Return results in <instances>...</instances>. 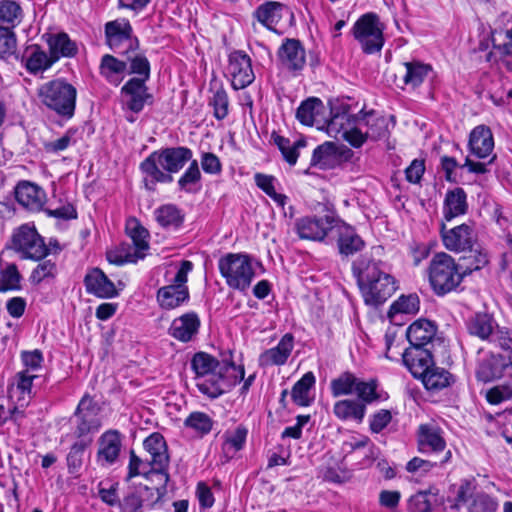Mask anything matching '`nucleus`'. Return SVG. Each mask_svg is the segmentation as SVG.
Returning a JSON list of instances; mask_svg holds the SVG:
<instances>
[{
    "instance_id": "nucleus-1",
    "label": "nucleus",
    "mask_w": 512,
    "mask_h": 512,
    "mask_svg": "<svg viewBox=\"0 0 512 512\" xmlns=\"http://www.w3.org/2000/svg\"><path fill=\"white\" fill-rule=\"evenodd\" d=\"M352 271L367 305L379 306L398 289V282L389 266L372 254L365 253L352 264Z\"/></svg>"
},
{
    "instance_id": "nucleus-2",
    "label": "nucleus",
    "mask_w": 512,
    "mask_h": 512,
    "mask_svg": "<svg viewBox=\"0 0 512 512\" xmlns=\"http://www.w3.org/2000/svg\"><path fill=\"white\" fill-rule=\"evenodd\" d=\"M196 387L211 399L218 398L244 379V368L232 362L220 363L213 356L196 353L191 360Z\"/></svg>"
},
{
    "instance_id": "nucleus-3",
    "label": "nucleus",
    "mask_w": 512,
    "mask_h": 512,
    "mask_svg": "<svg viewBox=\"0 0 512 512\" xmlns=\"http://www.w3.org/2000/svg\"><path fill=\"white\" fill-rule=\"evenodd\" d=\"M192 156V150L184 146L169 147L152 152L140 164V169L145 175L146 187L153 189L156 183L172 182L171 174L178 173L187 162L191 161Z\"/></svg>"
},
{
    "instance_id": "nucleus-4",
    "label": "nucleus",
    "mask_w": 512,
    "mask_h": 512,
    "mask_svg": "<svg viewBox=\"0 0 512 512\" xmlns=\"http://www.w3.org/2000/svg\"><path fill=\"white\" fill-rule=\"evenodd\" d=\"M370 118V111H360L358 114H350L346 109L334 113L331 110L330 119L326 120L327 133L336 139L342 138L355 148L361 147L366 142L365 130L367 126H360Z\"/></svg>"
},
{
    "instance_id": "nucleus-5",
    "label": "nucleus",
    "mask_w": 512,
    "mask_h": 512,
    "mask_svg": "<svg viewBox=\"0 0 512 512\" xmlns=\"http://www.w3.org/2000/svg\"><path fill=\"white\" fill-rule=\"evenodd\" d=\"M428 277L434 293L443 296L460 285L463 280V273L459 270L458 264L452 256L440 252L435 254L430 261Z\"/></svg>"
},
{
    "instance_id": "nucleus-6",
    "label": "nucleus",
    "mask_w": 512,
    "mask_h": 512,
    "mask_svg": "<svg viewBox=\"0 0 512 512\" xmlns=\"http://www.w3.org/2000/svg\"><path fill=\"white\" fill-rule=\"evenodd\" d=\"M76 96V88L62 79L49 81L39 89L42 103L59 116L67 119L74 115Z\"/></svg>"
},
{
    "instance_id": "nucleus-7",
    "label": "nucleus",
    "mask_w": 512,
    "mask_h": 512,
    "mask_svg": "<svg viewBox=\"0 0 512 512\" xmlns=\"http://www.w3.org/2000/svg\"><path fill=\"white\" fill-rule=\"evenodd\" d=\"M218 269L226 284L235 290H247L255 276L252 258L245 253H227L218 261Z\"/></svg>"
},
{
    "instance_id": "nucleus-8",
    "label": "nucleus",
    "mask_w": 512,
    "mask_h": 512,
    "mask_svg": "<svg viewBox=\"0 0 512 512\" xmlns=\"http://www.w3.org/2000/svg\"><path fill=\"white\" fill-rule=\"evenodd\" d=\"M143 447L149 455L148 464L156 477L160 478L161 486L156 488L157 498L161 499L167 493V484L170 480L168 473L170 456L164 437L160 433H152L143 442Z\"/></svg>"
},
{
    "instance_id": "nucleus-9",
    "label": "nucleus",
    "mask_w": 512,
    "mask_h": 512,
    "mask_svg": "<svg viewBox=\"0 0 512 512\" xmlns=\"http://www.w3.org/2000/svg\"><path fill=\"white\" fill-rule=\"evenodd\" d=\"M385 25L376 13L362 15L353 25L352 33L366 54L380 52L384 45Z\"/></svg>"
},
{
    "instance_id": "nucleus-10",
    "label": "nucleus",
    "mask_w": 512,
    "mask_h": 512,
    "mask_svg": "<svg viewBox=\"0 0 512 512\" xmlns=\"http://www.w3.org/2000/svg\"><path fill=\"white\" fill-rule=\"evenodd\" d=\"M6 248L19 253L23 259L40 260L48 254L43 238L29 224H23L13 231Z\"/></svg>"
},
{
    "instance_id": "nucleus-11",
    "label": "nucleus",
    "mask_w": 512,
    "mask_h": 512,
    "mask_svg": "<svg viewBox=\"0 0 512 512\" xmlns=\"http://www.w3.org/2000/svg\"><path fill=\"white\" fill-rule=\"evenodd\" d=\"M193 269V263L183 260L170 285L161 287L157 291L159 305L167 310L177 308L189 300V289L187 286L188 274Z\"/></svg>"
},
{
    "instance_id": "nucleus-12",
    "label": "nucleus",
    "mask_w": 512,
    "mask_h": 512,
    "mask_svg": "<svg viewBox=\"0 0 512 512\" xmlns=\"http://www.w3.org/2000/svg\"><path fill=\"white\" fill-rule=\"evenodd\" d=\"M99 413L100 407L97 402L89 394H85L74 412V435L86 439L89 434L98 432L101 427Z\"/></svg>"
},
{
    "instance_id": "nucleus-13",
    "label": "nucleus",
    "mask_w": 512,
    "mask_h": 512,
    "mask_svg": "<svg viewBox=\"0 0 512 512\" xmlns=\"http://www.w3.org/2000/svg\"><path fill=\"white\" fill-rule=\"evenodd\" d=\"M227 74L233 89L246 88L255 80L251 58L241 50L231 52L228 58Z\"/></svg>"
},
{
    "instance_id": "nucleus-14",
    "label": "nucleus",
    "mask_w": 512,
    "mask_h": 512,
    "mask_svg": "<svg viewBox=\"0 0 512 512\" xmlns=\"http://www.w3.org/2000/svg\"><path fill=\"white\" fill-rule=\"evenodd\" d=\"M105 37L109 47L116 53L126 48H138L139 41L133 36V28L126 18H117L105 24Z\"/></svg>"
},
{
    "instance_id": "nucleus-15",
    "label": "nucleus",
    "mask_w": 512,
    "mask_h": 512,
    "mask_svg": "<svg viewBox=\"0 0 512 512\" xmlns=\"http://www.w3.org/2000/svg\"><path fill=\"white\" fill-rule=\"evenodd\" d=\"M336 220L328 215L323 217L306 216L295 223L296 232L301 239L323 241L329 232H333Z\"/></svg>"
},
{
    "instance_id": "nucleus-16",
    "label": "nucleus",
    "mask_w": 512,
    "mask_h": 512,
    "mask_svg": "<svg viewBox=\"0 0 512 512\" xmlns=\"http://www.w3.org/2000/svg\"><path fill=\"white\" fill-rule=\"evenodd\" d=\"M441 237L444 247L453 252H462L471 249L475 242L473 228L468 224H461L451 229H446L441 224Z\"/></svg>"
},
{
    "instance_id": "nucleus-17",
    "label": "nucleus",
    "mask_w": 512,
    "mask_h": 512,
    "mask_svg": "<svg viewBox=\"0 0 512 512\" xmlns=\"http://www.w3.org/2000/svg\"><path fill=\"white\" fill-rule=\"evenodd\" d=\"M147 81L142 79H129L121 88V94L126 107L139 113L145 104L153 102V96L148 92Z\"/></svg>"
},
{
    "instance_id": "nucleus-18",
    "label": "nucleus",
    "mask_w": 512,
    "mask_h": 512,
    "mask_svg": "<svg viewBox=\"0 0 512 512\" xmlns=\"http://www.w3.org/2000/svg\"><path fill=\"white\" fill-rule=\"evenodd\" d=\"M281 66L288 71H300L306 63L305 49L297 39L286 38L277 52Z\"/></svg>"
},
{
    "instance_id": "nucleus-19",
    "label": "nucleus",
    "mask_w": 512,
    "mask_h": 512,
    "mask_svg": "<svg viewBox=\"0 0 512 512\" xmlns=\"http://www.w3.org/2000/svg\"><path fill=\"white\" fill-rule=\"evenodd\" d=\"M97 461L101 466L115 464L122 449V437L117 430H108L98 439Z\"/></svg>"
},
{
    "instance_id": "nucleus-20",
    "label": "nucleus",
    "mask_w": 512,
    "mask_h": 512,
    "mask_svg": "<svg viewBox=\"0 0 512 512\" xmlns=\"http://www.w3.org/2000/svg\"><path fill=\"white\" fill-rule=\"evenodd\" d=\"M17 202L30 211H41L46 203L45 191L30 181H20L14 190Z\"/></svg>"
},
{
    "instance_id": "nucleus-21",
    "label": "nucleus",
    "mask_w": 512,
    "mask_h": 512,
    "mask_svg": "<svg viewBox=\"0 0 512 512\" xmlns=\"http://www.w3.org/2000/svg\"><path fill=\"white\" fill-rule=\"evenodd\" d=\"M84 285L89 294L98 298L110 299L119 294L115 284L100 268H93L86 274Z\"/></svg>"
},
{
    "instance_id": "nucleus-22",
    "label": "nucleus",
    "mask_w": 512,
    "mask_h": 512,
    "mask_svg": "<svg viewBox=\"0 0 512 512\" xmlns=\"http://www.w3.org/2000/svg\"><path fill=\"white\" fill-rule=\"evenodd\" d=\"M508 369L506 358L501 354H486L478 360L476 377L482 382H491L504 376Z\"/></svg>"
},
{
    "instance_id": "nucleus-23",
    "label": "nucleus",
    "mask_w": 512,
    "mask_h": 512,
    "mask_svg": "<svg viewBox=\"0 0 512 512\" xmlns=\"http://www.w3.org/2000/svg\"><path fill=\"white\" fill-rule=\"evenodd\" d=\"M402 361L415 378H419L433 366L430 348L409 347L402 353Z\"/></svg>"
},
{
    "instance_id": "nucleus-24",
    "label": "nucleus",
    "mask_w": 512,
    "mask_h": 512,
    "mask_svg": "<svg viewBox=\"0 0 512 512\" xmlns=\"http://www.w3.org/2000/svg\"><path fill=\"white\" fill-rule=\"evenodd\" d=\"M333 232L337 235V246L342 256L354 255L364 248V241L353 227L336 222Z\"/></svg>"
},
{
    "instance_id": "nucleus-25",
    "label": "nucleus",
    "mask_w": 512,
    "mask_h": 512,
    "mask_svg": "<svg viewBox=\"0 0 512 512\" xmlns=\"http://www.w3.org/2000/svg\"><path fill=\"white\" fill-rule=\"evenodd\" d=\"M199 327L198 315L195 312H188L172 321L169 334L181 342H189L198 333Z\"/></svg>"
},
{
    "instance_id": "nucleus-26",
    "label": "nucleus",
    "mask_w": 512,
    "mask_h": 512,
    "mask_svg": "<svg viewBox=\"0 0 512 512\" xmlns=\"http://www.w3.org/2000/svg\"><path fill=\"white\" fill-rule=\"evenodd\" d=\"M294 347V337L286 333L276 347L265 350L259 357L261 366H281L287 362Z\"/></svg>"
},
{
    "instance_id": "nucleus-27",
    "label": "nucleus",
    "mask_w": 512,
    "mask_h": 512,
    "mask_svg": "<svg viewBox=\"0 0 512 512\" xmlns=\"http://www.w3.org/2000/svg\"><path fill=\"white\" fill-rule=\"evenodd\" d=\"M417 441L422 453H438L446 448V442L441 430L431 424H422L418 428Z\"/></svg>"
},
{
    "instance_id": "nucleus-28",
    "label": "nucleus",
    "mask_w": 512,
    "mask_h": 512,
    "mask_svg": "<svg viewBox=\"0 0 512 512\" xmlns=\"http://www.w3.org/2000/svg\"><path fill=\"white\" fill-rule=\"evenodd\" d=\"M436 326L429 320L419 319L413 322L406 331L410 347L429 348L436 335Z\"/></svg>"
},
{
    "instance_id": "nucleus-29",
    "label": "nucleus",
    "mask_w": 512,
    "mask_h": 512,
    "mask_svg": "<svg viewBox=\"0 0 512 512\" xmlns=\"http://www.w3.org/2000/svg\"><path fill=\"white\" fill-rule=\"evenodd\" d=\"M469 149L477 158L484 159L490 156L494 149V139L490 128L479 125L475 127L469 137Z\"/></svg>"
},
{
    "instance_id": "nucleus-30",
    "label": "nucleus",
    "mask_w": 512,
    "mask_h": 512,
    "mask_svg": "<svg viewBox=\"0 0 512 512\" xmlns=\"http://www.w3.org/2000/svg\"><path fill=\"white\" fill-rule=\"evenodd\" d=\"M496 327L494 317L486 312L475 313L466 322L468 333L484 341H490Z\"/></svg>"
},
{
    "instance_id": "nucleus-31",
    "label": "nucleus",
    "mask_w": 512,
    "mask_h": 512,
    "mask_svg": "<svg viewBox=\"0 0 512 512\" xmlns=\"http://www.w3.org/2000/svg\"><path fill=\"white\" fill-rule=\"evenodd\" d=\"M468 210L467 194L463 188L448 190L443 203V217L446 221L466 214Z\"/></svg>"
},
{
    "instance_id": "nucleus-32",
    "label": "nucleus",
    "mask_w": 512,
    "mask_h": 512,
    "mask_svg": "<svg viewBox=\"0 0 512 512\" xmlns=\"http://www.w3.org/2000/svg\"><path fill=\"white\" fill-rule=\"evenodd\" d=\"M119 54L126 58V72L128 74L136 75L132 79H142L143 81L149 80L150 62L143 53L138 52V48H125L123 51H119Z\"/></svg>"
},
{
    "instance_id": "nucleus-33",
    "label": "nucleus",
    "mask_w": 512,
    "mask_h": 512,
    "mask_svg": "<svg viewBox=\"0 0 512 512\" xmlns=\"http://www.w3.org/2000/svg\"><path fill=\"white\" fill-rule=\"evenodd\" d=\"M325 106L316 97H310L303 101L296 111V118L306 126L318 125L324 120Z\"/></svg>"
},
{
    "instance_id": "nucleus-34",
    "label": "nucleus",
    "mask_w": 512,
    "mask_h": 512,
    "mask_svg": "<svg viewBox=\"0 0 512 512\" xmlns=\"http://www.w3.org/2000/svg\"><path fill=\"white\" fill-rule=\"evenodd\" d=\"M127 70V62L119 60L113 55L105 54L101 58L99 73L110 84L118 86L124 79Z\"/></svg>"
},
{
    "instance_id": "nucleus-35",
    "label": "nucleus",
    "mask_w": 512,
    "mask_h": 512,
    "mask_svg": "<svg viewBox=\"0 0 512 512\" xmlns=\"http://www.w3.org/2000/svg\"><path fill=\"white\" fill-rule=\"evenodd\" d=\"M340 162L341 155L337 147L331 142H325L314 149L310 165L321 170H329L337 167Z\"/></svg>"
},
{
    "instance_id": "nucleus-36",
    "label": "nucleus",
    "mask_w": 512,
    "mask_h": 512,
    "mask_svg": "<svg viewBox=\"0 0 512 512\" xmlns=\"http://www.w3.org/2000/svg\"><path fill=\"white\" fill-rule=\"evenodd\" d=\"M284 5L276 1H266L253 12V17L268 30L276 31V25L282 19Z\"/></svg>"
},
{
    "instance_id": "nucleus-37",
    "label": "nucleus",
    "mask_w": 512,
    "mask_h": 512,
    "mask_svg": "<svg viewBox=\"0 0 512 512\" xmlns=\"http://www.w3.org/2000/svg\"><path fill=\"white\" fill-rule=\"evenodd\" d=\"M47 44L49 46V53L54 62L62 57H74L78 52L77 44L64 32L49 35Z\"/></svg>"
},
{
    "instance_id": "nucleus-38",
    "label": "nucleus",
    "mask_w": 512,
    "mask_h": 512,
    "mask_svg": "<svg viewBox=\"0 0 512 512\" xmlns=\"http://www.w3.org/2000/svg\"><path fill=\"white\" fill-rule=\"evenodd\" d=\"M333 413L342 421L354 420L361 423L366 414V407L355 399H343L334 404Z\"/></svg>"
},
{
    "instance_id": "nucleus-39",
    "label": "nucleus",
    "mask_w": 512,
    "mask_h": 512,
    "mask_svg": "<svg viewBox=\"0 0 512 512\" xmlns=\"http://www.w3.org/2000/svg\"><path fill=\"white\" fill-rule=\"evenodd\" d=\"M157 223L164 229L177 230L185 219L183 211L174 204H164L154 211Z\"/></svg>"
},
{
    "instance_id": "nucleus-40",
    "label": "nucleus",
    "mask_w": 512,
    "mask_h": 512,
    "mask_svg": "<svg viewBox=\"0 0 512 512\" xmlns=\"http://www.w3.org/2000/svg\"><path fill=\"white\" fill-rule=\"evenodd\" d=\"M126 233L131 238L135 246V254L139 258H144L145 251L149 248V232L144 228L136 218H129L126 222Z\"/></svg>"
},
{
    "instance_id": "nucleus-41",
    "label": "nucleus",
    "mask_w": 512,
    "mask_h": 512,
    "mask_svg": "<svg viewBox=\"0 0 512 512\" xmlns=\"http://www.w3.org/2000/svg\"><path fill=\"white\" fill-rule=\"evenodd\" d=\"M403 66L405 69L403 82L406 86L413 89L419 87L429 74L433 72L431 65L419 61L405 62Z\"/></svg>"
},
{
    "instance_id": "nucleus-42",
    "label": "nucleus",
    "mask_w": 512,
    "mask_h": 512,
    "mask_svg": "<svg viewBox=\"0 0 512 512\" xmlns=\"http://www.w3.org/2000/svg\"><path fill=\"white\" fill-rule=\"evenodd\" d=\"M274 144L281 151L283 158L289 165H295L299 157V149L306 146V140L301 138L291 142L289 138H285L276 133L272 134Z\"/></svg>"
},
{
    "instance_id": "nucleus-43",
    "label": "nucleus",
    "mask_w": 512,
    "mask_h": 512,
    "mask_svg": "<svg viewBox=\"0 0 512 512\" xmlns=\"http://www.w3.org/2000/svg\"><path fill=\"white\" fill-rule=\"evenodd\" d=\"M363 125L367 126L365 130L366 141H377L385 138L389 134L387 119L374 111H370V118H368L366 122L360 123V126Z\"/></svg>"
},
{
    "instance_id": "nucleus-44",
    "label": "nucleus",
    "mask_w": 512,
    "mask_h": 512,
    "mask_svg": "<svg viewBox=\"0 0 512 512\" xmlns=\"http://www.w3.org/2000/svg\"><path fill=\"white\" fill-rule=\"evenodd\" d=\"M420 379L426 389L438 391L450 385L451 374L443 368L435 367L433 364V366L428 368L427 372H425Z\"/></svg>"
},
{
    "instance_id": "nucleus-45",
    "label": "nucleus",
    "mask_w": 512,
    "mask_h": 512,
    "mask_svg": "<svg viewBox=\"0 0 512 512\" xmlns=\"http://www.w3.org/2000/svg\"><path fill=\"white\" fill-rule=\"evenodd\" d=\"M315 384V376L312 372L305 373L293 386L291 396L299 406H309L311 400L309 393Z\"/></svg>"
},
{
    "instance_id": "nucleus-46",
    "label": "nucleus",
    "mask_w": 512,
    "mask_h": 512,
    "mask_svg": "<svg viewBox=\"0 0 512 512\" xmlns=\"http://www.w3.org/2000/svg\"><path fill=\"white\" fill-rule=\"evenodd\" d=\"M458 264L459 270L463 273V277L483 269L489 263L488 254L484 251H472L470 249L469 255L462 257Z\"/></svg>"
},
{
    "instance_id": "nucleus-47",
    "label": "nucleus",
    "mask_w": 512,
    "mask_h": 512,
    "mask_svg": "<svg viewBox=\"0 0 512 512\" xmlns=\"http://www.w3.org/2000/svg\"><path fill=\"white\" fill-rule=\"evenodd\" d=\"M358 378L351 372H344L331 380L330 389L333 397L350 395L355 391Z\"/></svg>"
},
{
    "instance_id": "nucleus-48",
    "label": "nucleus",
    "mask_w": 512,
    "mask_h": 512,
    "mask_svg": "<svg viewBox=\"0 0 512 512\" xmlns=\"http://www.w3.org/2000/svg\"><path fill=\"white\" fill-rule=\"evenodd\" d=\"M201 172L197 160H192L183 175L178 180L180 190L187 193H194L198 190L196 186H200Z\"/></svg>"
},
{
    "instance_id": "nucleus-49",
    "label": "nucleus",
    "mask_w": 512,
    "mask_h": 512,
    "mask_svg": "<svg viewBox=\"0 0 512 512\" xmlns=\"http://www.w3.org/2000/svg\"><path fill=\"white\" fill-rule=\"evenodd\" d=\"M419 297L416 294L402 295L390 306L388 317L393 319L394 315L414 314L419 311Z\"/></svg>"
},
{
    "instance_id": "nucleus-50",
    "label": "nucleus",
    "mask_w": 512,
    "mask_h": 512,
    "mask_svg": "<svg viewBox=\"0 0 512 512\" xmlns=\"http://www.w3.org/2000/svg\"><path fill=\"white\" fill-rule=\"evenodd\" d=\"M213 95L209 98L208 104L213 108V116L217 120L225 119L229 114V97L223 86L212 90Z\"/></svg>"
},
{
    "instance_id": "nucleus-51",
    "label": "nucleus",
    "mask_w": 512,
    "mask_h": 512,
    "mask_svg": "<svg viewBox=\"0 0 512 512\" xmlns=\"http://www.w3.org/2000/svg\"><path fill=\"white\" fill-rule=\"evenodd\" d=\"M377 386V381L374 379L363 381L358 378L354 391L358 396L357 401H360L366 406L367 404L382 400V395L377 392ZM385 398L386 397H384V399Z\"/></svg>"
},
{
    "instance_id": "nucleus-52",
    "label": "nucleus",
    "mask_w": 512,
    "mask_h": 512,
    "mask_svg": "<svg viewBox=\"0 0 512 512\" xmlns=\"http://www.w3.org/2000/svg\"><path fill=\"white\" fill-rule=\"evenodd\" d=\"M22 276L16 264H8L0 270V292L17 291L21 289Z\"/></svg>"
},
{
    "instance_id": "nucleus-53",
    "label": "nucleus",
    "mask_w": 512,
    "mask_h": 512,
    "mask_svg": "<svg viewBox=\"0 0 512 512\" xmlns=\"http://www.w3.org/2000/svg\"><path fill=\"white\" fill-rule=\"evenodd\" d=\"M184 426L203 436L212 430L213 420L208 414L196 411L189 414L184 421Z\"/></svg>"
},
{
    "instance_id": "nucleus-54",
    "label": "nucleus",
    "mask_w": 512,
    "mask_h": 512,
    "mask_svg": "<svg viewBox=\"0 0 512 512\" xmlns=\"http://www.w3.org/2000/svg\"><path fill=\"white\" fill-rule=\"evenodd\" d=\"M22 9L14 0H0V25L7 24L12 28L20 23Z\"/></svg>"
},
{
    "instance_id": "nucleus-55",
    "label": "nucleus",
    "mask_w": 512,
    "mask_h": 512,
    "mask_svg": "<svg viewBox=\"0 0 512 512\" xmlns=\"http://www.w3.org/2000/svg\"><path fill=\"white\" fill-rule=\"evenodd\" d=\"M254 179L256 185L263 192H265L279 206L284 207L287 201V196L276 192L274 186L275 177L262 173H256Z\"/></svg>"
},
{
    "instance_id": "nucleus-56",
    "label": "nucleus",
    "mask_w": 512,
    "mask_h": 512,
    "mask_svg": "<svg viewBox=\"0 0 512 512\" xmlns=\"http://www.w3.org/2000/svg\"><path fill=\"white\" fill-rule=\"evenodd\" d=\"M136 476H143L145 479H153V477H156V474L149 466L148 459L142 460L131 450L127 479L130 480Z\"/></svg>"
},
{
    "instance_id": "nucleus-57",
    "label": "nucleus",
    "mask_w": 512,
    "mask_h": 512,
    "mask_svg": "<svg viewBox=\"0 0 512 512\" xmlns=\"http://www.w3.org/2000/svg\"><path fill=\"white\" fill-rule=\"evenodd\" d=\"M248 430L245 426L239 425L233 432L225 434L223 449L227 452H237L244 447Z\"/></svg>"
},
{
    "instance_id": "nucleus-58",
    "label": "nucleus",
    "mask_w": 512,
    "mask_h": 512,
    "mask_svg": "<svg viewBox=\"0 0 512 512\" xmlns=\"http://www.w3.org/2000/svg\"><path fill=\"white\" fill-rule=\"evenodd\" d=\"M53 63L54 60L50 54L47 55L44 51L35 50L28 57L26 61V68L31 73L36 74L38 72L47 70L53 65Z\"/></svg>"
},
{
    "instance_id": "nucleus-59",
    "label": "nucleus",
    "mask_w": 512,
    "mask_h": 512,
    "mask_svg": "<svg viewBox=\"0 0 512 512\" xmlns=\"http://www.w3.org/2000/svg\"><path fill=\"white\" fill-rule=\"evenodd\" d=\"M16 36L8 27L0 26V59H8L16 52Z\"/></svg>"
},
{
    "instance_id": "nucleus-60",
    "label": "nucleus",
    "mask_w": 512,
    "mask_h": 512,
    "mask_svg": "<svg viewBox=\"0 0 512 512\" xmlns=\"http://www.w3.org/2000/svg\"><path fill=\"white\" fill-rule=\"evenodd\" d=\"M57 274V267L51 260L40 262L32 271L30 281L33 284H40L46 279H53Z\"/></svg>"
},
{
    "instance_id": "nucleus-61",
    "label": "nucleus",
    "mask_w": 512,
    "mask_h": 512,
    "mask_svg": "<svg viewBox=\"0 0 512 512\" xmlns=\"http://www.w3.org/2000/svg\"><path fill=\"white\" fill-rule=\"evenodd\" d=\"M486 400L492 405L512 401V382L492 387L486 392Z\"/></svg>"
},
{
    "instance_id": "nucleus-62",
    "label": "nucleus",
    "mask_w": 512,
    "mask_h": 512,
    "mask_svg": "<svg viewBox=\"0 0 512 512\" xmlns=\"http://www.w3.org/2000/svg\"><path fill=\"white\" fill-rule=\"evenodd\" d=\"M408 505L411 512H431L430 492L420 491L416 493L410 497Z\"/></svg>"
},
{
    "instance_id": "nucleus-63",
    "label": "nucleus",
    "mask_w": 512,
    "mask_h": 512,
    "mask_svg": "<svg viewBox=\"0 0 512 512\" xmlns=\"http://www.w3.org/2000/svg\"><path fill=\"white\" fill-rule=\"evenodd\" d=\"M497 507V501L486 493L477 494L471 504L472 512H495Z\"/></svg>"
},
{
    "instance_id": "nucleus-64",
    "label": "nucleus",
    "mask_w": 512,
    "mask_h": 512,
    "mask_svg": "<svg viewBox=\"0 0 512 512\" xmlns=\"http://www.w3.org/2000/svg\"><path fill=\"white\" fill-rule=\"evenodd\" d=\"M489 342L496 344L503 350L510 351L512 349V329L497 324Z\"/></svg>"
}]
</instances>
